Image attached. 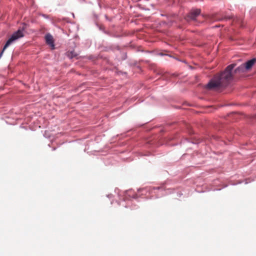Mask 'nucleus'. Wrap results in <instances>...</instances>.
I'll use <instances>...</instances> for the list:
<instances>
[{"label":"nucleus","mask_w":256,"mask_h":256,"mask_svg":"<svg viewBox=\"0 0 256 256\" xmlns=\"http://www.w3.org/2000/svg\"><path fill=\"white\" fill-rule=\"evenodd\" d=\"M235 64H232L226 68L220 75L216 76L206 85L209 90H218L227 86L232 79V72L235 67Z\"/></svg>","instance_id":"obj_1"},{"label":"nucleus","mask_w":256,"mask_h":256,"mask_svg":"<svg viewBox=\"0 0 256 256\" xmlns=\"http://www.w3.org/2000/svg\"><path fill=\"white\" fill-rule=\"evenodd\" d=\"M24 36V30L19 29L16 32H14L10 38L6 42L0 54V58L2 56L4 50L11 44L15 42L19 38H22Z\"/></svg>","instance_id":"obj_2"},{"label":"nucleus","mask_w":256,"mask_h":256,"mask_svg":"<svg viewBox=\"0 0 256 256\" xmlns=\"http://www.w3.org/2000/svg\"><path fill=\"white\" fill-rule=\"evenodd\" d=\"M200 12V10L196 9L192 10L186 18L187 20H194L197 16H198Z\"/></svg>","instance_id":"obj_3"},{"label":"nucleus","mask_w":256,"mask_h":256,"mask_svg":"<svg viewBox=\"0 0 256 256\" xmlns=\"http://www.w3.org/2000/svg\"><path fill=\"white\" fill-rule=\"evenodd\" d=\"M45 39L46 44H48L52 49H54V44L52 36L51 34H48L46 35Z\"/></svg>","instance_id":"obj_4"},{"label":"nucleus","mask_w":256,"mask_h":256,"mask_svg":"<svg viewBox=\"0 0 256 256\" xmlns=\"http://www.w3.org/2000/svg\"><path fill=\"white\" fill-rule=\"evenodd\" d=\"M255 62H256V58H254L244 63V64L246 68V70H250L255 64Z\"/></svg>","instance_id":"obj_5"},{"label":"nucleus","mask_w":256,"mask_h":256,"mask_svg":"<svg viewBox=\"0 0 256 256\" xmlns=\"http://www.w3.org/2000/svg\"><path fill=\"white\" fill-rule=\"evenodd\" d=\"M246 71H247V70H246V68L244 64H242L240 66H238L235 70V72L236 73H242V72H244Z\"/></svg>","instance_id":"obj_6"}]
</instances>
